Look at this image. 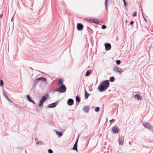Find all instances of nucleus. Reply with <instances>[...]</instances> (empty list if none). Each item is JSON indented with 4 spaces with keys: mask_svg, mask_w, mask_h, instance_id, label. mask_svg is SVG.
<instances>
[{
    "mask_svg": "<svg viewBox=\"0 0 153 153\" xmlns=\"http://www.w3.org/2000/svg\"><path fill=\"white\" fill-rule=\"evenodd\" d=\"M106 28V26L105 25H103L101 27V28L102 29H105Z\"/></svg>",
    "mask_w": 153,
    "mask_h": 153,
    "instance_id": "31",
    "label": "nucleus"
},
{
    "mask_svg": "<svg viewBox=\"0 0 153 153\" xmlns=\"http://www.w3.org/2000/svg\"><path fill=\"white\" fill-rule=\"evenodd\" d=\"M134 23V22L132 21L130 22V25H133Z\"/></svg>",
    "mask_w": 153,
    "mask_h": 153,
    "instance_id": "37",
    "label": "nucleus"
},
{
    "mask_svg": "<svg viewBox=\"0 0 153 153\" xmlns=\"http://www.w3.org/2000/svg\"><path fill=\"white\" fill-rule=\"evenodd\" d=\"M137 12L136 11H135L133 15V17H135V16H137Z\"/></svg>",
    "mask_w": 153,
    "mask_h": 153,
    "instance_id": "32",
    "label": "nucleus"
},
{
    "mask_svg": "<svg viewBox=\"0 0 153 153\" xmlns=\"http://www.w3.org/2000/svg\"><path fill=\"white\" fill-rule=\"evenodd\" d=\"M91 73V70H89L87 71H86V72L85 74V76H88Z\"/></svg>",
    "mask_w": 153,
    "mask_h": 153,
    "instance_id": "24",
    "label": "nucleus"
},
{
    "mask_svg": "<svg viewBox=\"0 0 153 153\" xmlns=\"http://www.w3.org/2000/svg\"><path fill=\"white\" fill-rule=\"evenodd\" d=\"M115 80V78L111 76L110 77L109 79V80L111 82H114V81Z\"/></svg>",
    "mask_w": 153,
    "mask_h": 153,
    "instance_id": "25",
    "label": "nucleus"
},
{
    "mask_svg": "<svg viewBox=\"0 0 153 153\" xmlns=\"http://www.w3.org/2000/svg\"><path fill=\"white\" fill-rule=\"evenodd\" d=\"M44 102L40 100L39 101V104H38V106L39 107H42L43 105Z\"/></svg>",
    "mask_w": 153,
    "mask_h": 153,
    "instance_id": "22",
    "label": "nucleus"
},
{
    "mask_svg": "<svg viewBox=\"0 0 153 153\" xmlns=\"http://www.w3.org/2000/svg\"><path fill=\"white\" fill-rule=\"evenodd\" d=\"M119 130V129L117 126H114L112 127L111 131L113 133L117 134L118 133Z\"/></svg>",
    "mask_w": 153,
    "mask_h": 153,
    "instance_id": "4",
    "label": "nucleus"
},
{
    "mask_svg": "<svg viewBox=\"0 0 153 153\" xmlns=\"http://www.w3.org/2000/svg\"><path fill=\"white\" fill-rule=\"evenodd\" d=\"M48 153H53V151L51 149H49L48 150Z\"/></svg>",
    "mask_w": 153,
    "mask_h": 153,
    "instance_id": "33",
    "label": "nucleus"
},
{
    "mask_svg": "<svg viewBox=\"0 0 153 153\" xmlns=\"http://www.w3.org/2000/svg\"><path fill=\"white\" fill-rule=\"evenodd\" d=\"M37 80L38 81H41L43 82H45L47 81V79L43 77H40L38 78H36Z\"/></svg>",
    "mask_w": 153,
    "mask_h": 153,
    "instance_id": "14",
    "label": "nucleus"
},
{
    "mask_svg": "<svg viewBox=\"0 0 153 153\" xmlns=\"http://www.w3.org/2000/svg\"><path fill=\"white\" fill-rule=\"evenodd\" d=\"M124 139L122 136L119 137L118 139V143L120 145H121L123 144Z\"/></svg>",
    "mask_w": 153,
    "mask_h": 153,
    "instance_id": "9",
    "label": "nucleus"
},
{
    "mask_svg": "<svg viewBox=\"0 0 153 153\" xmlns=\"http://www.w3.org/2000/svg\"><path fill=\"white\" fill-rule=\"evenodd\" d=\"M3 94H4V96L11 103H13V105H15V104L13 103V102H12V100H11L9 99L7 96V95H6L5 94V93L4 92H3Z\"/></svg>",
    "mask_w": 153,
    "mask_h": 153,
    "instance_id": "17",
    "label": "nucleus"
},
{
    "mask_svg": "<svg viewBox=\"0 0 153 153\" xmlns=\"http://www.w3.org/2000/svg\"><path fill=\"white\" fill-rule=\"evenodd\" d=\"M116 63L117 65H120L121 63V61L119 60H117L116 61Z\"/></svg>",
    "mask_w": 153,
    "mask_h": 153,
    "instance_id": "30",
    "label": "nucleus"
},
{
    "mask_svg": "<svg viewBox=\"0 0 153 153\" xmlns=\"http://www.w3.org/2000/svg\"><path fill=\"white\" fill-rule=\"evenodd\" d=\"M78 140V138L76 140L74 144L77 145Z\"/></svg>",
    "mask_w": 153,
    "mask_h": 153,
    "instance_id": "36",
    "label": "nucleus"
},
{
    "mask_svg": "<svg viewBox=\"0 0 153 153\" xmlns=\"http://www.w3.org/2000/svg\"><path fill=\"white\" fill-rule=\"evenodd\" d=\"M100 108L99 107H97L95 108V111L96 112H97L100 111Z\"/></svg>",
    "mask_w": 153,
    "mask_h": 153,
    "instance_id": "28",
    "label": "nucleus"
},
{
    "mask_svg": "<svg viewBox=\"0 0 153 153\" xmlns=\"http://www.w3.org/2000/svg\"><path fill=\"white\" fill-rule=\"evenodd\" d=\"M91 21L92 22L97 24H99L98 20L96 19H92L91 20Z\"/></svg>",
    "mask_w": 153,
    "mask_h": 153,
    "instance_id": "16",
    "label": "nucleus"
},
{
    "mask_svg": "<svg viewBox=\"0 0 153 153\" xmlns=\"http://www.w3.org/2000/svg\"><path fill=\"white\" fill-rule=\"evenodd\" d=\"M151 131H152L153 132V126H151V128L150 129V130Z\"/></svg>",
    "mask_w": 153,
    "mask_h": 153,
    "instance_id": "38",
    "label": "nucleus"
},
{
    "mask_svg": "<svg viewBox=\"0 0 153 153\" xmlns=\"http://www.w3.org/2000/svg\"><path fill=\"white\" fill-rule=\"evenodd\" d=\"M49 94L48 93H47L45 95L43 96L41 100L45 102L47 99L49 98Z\"/></svg>",
    "mask_w": 153,
    "mask_h": 153,
    "instance_id": "8",
    "label": "nucleus"
},
{
    "mask_svg": "<svg viewBox=\"0 0 153 153\" xmlns=\"http://www.w3.org/2000/svg\"><path fill=\"white\" fill-rule=\"evenodd\" d=\"M74 103V101L72 99H69L67 101V104L69 106L72 105Z\"/></svg>",
    "mask_w": 153,
    "mask_h": 153,
    "instance_id": "11",
    "label": "nucleus"
},
{
    "mask_svg": "<svg viewBox=\"0 0 153 153\" xmlns=\"http://www.w3.org/2000/svg\"><path fill=\"white\" fill-rule=\"evenodd\" d=\"M56 135L58 136V137H60L62 136V132H60L56 131Z\"/></svg>",
    "mask_w": 153,
    "mask_h": 153,
    "instance_id": "20",
    "label": "nucleus"
},
{
    "mask_svg": "<svg viewBox=\"0 0 153 153\" xmlns=\"http://www.w3.org/2000/svg\"><path fill=\"white\" fill-rule=\"evenodd\" d=\"M30 102H32L33 105H35L36 103L34 102V101L32 100H31L30 101Z\"/></svg>",
    "mask_w": 153,
    "mask_h": 153,
    "instance_id": "34",
    "label": "nucleus"
},
{
    "mask_svg": "<svg viewBox=\"0 0 153 153\" xmlns=\"http://www.w3.org/2000/svg\"><path fill=\"white\" fill-rule=\"evenodd\" d=\"M58 103V102H56L48 105L47 107L49 108H54L55 107Z\"/></svg>",
    "mask_w": 153,
    "mask_h": 153,
    "instance_id": "5",
    "label": "nucleus"
},
{
    "mask_svg": "<svg viewBox=\"0 0 153 153\" xmlns=\"http://www.w3.org/2000/svg\"><path fill=\"white\" fill-rule=\"evenodd\" d=\"M123 0L124 2V5H125L126 8L127 6L128 3L126 1V0Z\"/></svg>",
    "mask_w": 153,
    "mask_h": 153,
    "instance_id": "27",
    "label": "nucleus"
},
{
    "mask_svg": "<svg viewBox=\"0 0 153 153\" xmlns=\"http://www.w3.org/2000/svg\"><path fill=\"white\" fill-rule=\"evenodd\" d=\"M76 104H77L78 105L79 104V102L80 101V99L79 98L78 95H77L76 97Z\"/></svg>",
    "mask_w": 153,
    "mask_h": 153,
    "instance_id": "18",
    "label": "nucleus"
},
{
    "mask_svg": "<svg viewBox=\"0 0 153 153\" xmlns=\"http://www.w3.org/2000/svg\"><path fill=\"white\" fill-rule=\"evenodd\" d=\"M105 49L106 51H108L111 49V44L109 43H105L104 44Z\"/></svg>",
    "mask_w": 153,
    "mask_h": 153,
    "instance_id": "6",
    "label": "nucleus"
},
{
    "mask_svg": "<svg viewBox=\"0 0 153 153\" xmlns=\"http://www.w3.org/2000/svg\"><path fill=\"white\" fill-rule=\"evenodd\" d=\"M141 10H142V11H143L142 9H141ZM142 13L143 16V11H142ZM143 17H144V20H145V21H146V19L145 18V17H144V16H143Z\"/></svg>",
    "mask_w": 153,
    "mask_h": 153,
    "instance_id": "39",
    "label": "nucleus"
},
{
    "mask_svg": "<svg viewBox=\"0 0 153 153\" xmlns=\"http://www.w3.org/2000/svg\"><path fill=\"white\" fill-rule=\"evenodd\" d=\"M13 17L11 19V22H12L13 21Z\"/></svg>",
    "mask_w": 153,
    "mask_h": 153,
    "instance_id": "43",
    "label": "nucleus"
},
{
    "mask_svg": "<svg viewBox=\"0 0 153 153\" xmlns=\"http://www.w3.org/2000/svg\"><path fill=\"white\" fill-rule=\"evenodd\" d=\"M85 98L86 99H87L88 98V97L89 96L90 94H88L86 91H85Z\"/></svg>",
    "mask_w": 153,
    "mask_h": 153,
    "instance_id": "21",
    "label": "nucleus"
},
{
    "mask_svg": "<svg viewBox=\"0 0 153 153\" xmlns=\"http://www.w3.org/2000/svg\"><path fill=\"white\" fill-rule=\"evenodd\" d=\"M62 82V79H60L58 81V84L59 86H61L62 85H63Z\"/></svg>",
    "mask_w": 153,
    "mask_h": 153,
    "instance_id": "19",
    "label": "nucleus"
},
{
    "mask_svg": "<svg viewBox=\"0 0 153 153\" xmlns=\"http://www.w3.org/2000/svg\"><path fill=\"white\" fill-rule=\"evenodd\" d=\"M143 125L144 127L150 130L151 128V124L148 123H143Z\"/></svg>",
    "mask_w": 153,
    "mask_h": 153,
    "instance_id": "10",
    "label": "nucleus"
},
{
    "mask_svg": "<svg viewBox=\"0 0 153 153\" xmlns=\"http://www.w3.org/2000/svg\"><path fill=\"white\" fill-rule=\"evenodd\" d=\"M26 97L28 101L30 102L32 100L30 96L29 95H27L26 96Z\"/></svg>",
    "mask_w": 153,
    "mask_h": 153,
    "instance_id": "26",
    "label": "nucleus"
},
{
    "mask_svg": "<svg viewBox=\"0 0 153 153\" xmlns=\"http://www.w3.org/2000/svg\"><path fill=\"white\" fill-rule=\"evenodd\" d=\"M66 88L64 85H62L56 90V91L60 92L61 93H64L66 91Z\"/></svg>",
    "mask_w": 153,
    "mask_h": 153,
    "instance_id": "2",
    "label": "nucleus"
},
{
    "mask_svg": "<svg viewBox=\"0 0 153 153\" xmlns=\"http://www.w3.org/2000/svg\"><path fill=\"white\" fill-rule=\"evenodd\" d=\"M76 27L77 30L79 31L82 30L83 28V26L81 23H78Z\"/></svg>",
    "mask_w": 153,
    "mask_h": 153,
    "instance_id": "7",
    "label": "nucleus"
},
{
    "mask_svg": "<svg viewBox=\"0 0 153 153\" xmlns=\"http://www.w3.org/2000/svg\"><path fill=\"white\" fill-rule=\"evenodd\" d=\"M4 85V82L2 80L0 79V86H2Z\"/></svg>",
    "mask_w": 153,
    "mask_h": 153,
    "instance_id": "29",
    "label": "nucleus"
},
{
    "mask_svg": "<svg viewBox=\"0 0 153 153\" xmlns=\"http://www.w3.org/2000/svg\"><path fill=\"white\" fill-rule=\"evenodd\" d=\"M35 141H37V140H38V139H37L36 138H35Z\"/></svg>",
    "mask_w": 153,
    "mask_h": 153,
    "instance_id": "42",
    "label": "nucleus"
},
{
    "mask_svg": "<svg viewBox=\"0 0 153 153\" xmlns=\"http://www.w3.org/2000/svg\"><path fill=\"white\" fill-rule=\"evenodd\" d=\"M113 71L114 72L119 74H120L124 71L122 70L121 68L116 66L114 67L113 68Z\"/></svg>",
    "mask_w": 153,
    "mask_h": 153,
    "instance_id": "3",
    "label": "nucleus"
},
{
    "mask_svg": "<svg viewBox=\"0 0 153 153\" xmlns=\"http://www.w3.org/2000/svg\"><path fill=\"white\" fill-rule=\"evenodd\" d=\"M38 83V81L37 80L36 78V79L35 81H33V83L32 85V87L33 88H34L37 83Z\"/></svg>",
    "mask_w": 153,
    "mask_h": 153,
    "instance_id": "15",
    "label": "nucleus"
},
{
    "mask_svg": "<svg viewBox=\"0 0 153 153\" xmlns=\"http://www.w3.org/2000/svg\"><path fill=\"white\" fill-rule=\"evenodd\" d=\"M83 111L86 113H87L88 112L89 110V108L88 106H84L83 108Z\"/></svg>",
    "mask_w": 153,
    "mask_h": 153,
    "instance_id": "13",
    "label": "nucleus"
},
{
    "mask_svg": "<svg viewBox=\"0 0 153 153\" xmlns=\"http://www.w3.org/2000/svg\"><path fill=\"white\" fill-rule=\"evenodd\" d=\"M134 97V98L137 99L138 100H141L143 99L142 96L139 94H135Z\"/></svg>",
    "mask_w": 153,
    "mask_h": 153,
    "instance_id": "12",
    "label": "nucleus"
},
{
    "mask_svg": "<svg viewBox=\"0 0 153 153\" xmlns=\"http://www.w3.org/2000/svg\"><path fill=\"white\" fill-rule=\"evenodd\" d=\"M114 119H112L111 120H110V123H111L113 121H114Z\"/></svg>",
    "mask_w": 153,
    "mask_h": 153,
    "instance_id": "40",
    "label": "nucleus"
},
{
    "mask_svg": "<svg viewBox=\"0 0 153 153\" xmlns=\"http://www.w3.org/2000/svg\"><path fill=\"white\" fill-rule=\"evenodd\" d=\"M109 82L108 80H105L101 82L98 88L100 92H103L106 90L109 86Z\"/></svg>",
    "mask_w": 153,
    "mask_h": 153,
    "instance_id": "1",
    "label": "nucleus"
},
{
    "mask_svg": "<svg viewBox=\"0 0 153 153\" xmlns=\"http://www.w3.org/2000/svg\"><path fill=\"white\" fill-rule=\"evenodd\" d=\"M107 1H108V0H105V4L106 6H107Z\"/></svg>",
    "mask_w": 153,
    "mask_h": 153,
    "instance_id": "35",
    "label": "nucleus"
},
{
    "mask_svg": "<svg viewBox=\"0 0 153 153\" xmlns=\"http://www.w3.org/2000/svg\"><path fill=\"white\" fill-rule=\"evenodd\" d=\"M72 149L75 151L77 150V145L74 144Z\"/></svg>",
    "mask_w": 153,
    "mask_h": 153,
    "instance_id": "23",
    "label": "nucleus"
},
{
    "mask_svg": "<svg viewBox=\"0 0 153 153\" xmlns=\"http://www.w3.org/2000/svg\"><path fill=\"white\" fill-rule=\"evenodd\" d=\"M36 144H37V145H38V144H39V142H38V141L36 143Z\"/></svg>",
    "mask_w": 153,
    "mask_h": 153,
    "instance_id": "41",
    "label": "nucleus"
}]
</instances>
